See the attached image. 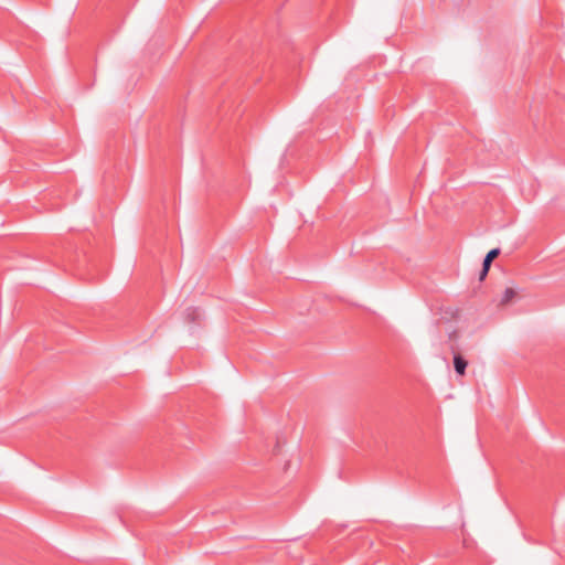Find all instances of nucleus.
<instances>
[{
	"label": "nucleus",
	"instance_id": "f257e3e1",
	"mask_svg": "<svg viewBox=\"0 0 565 565\" xmlns=\"http://www.w3.org/2000/svg\"><path fill=\"white\" fill-rule=\"evenodd\" d=\"M500 255V249L499 248H493L491 250L488 252V254L486 255L484 259H483V263H482V269L479 274V280H483L488 273H489V269H490V266H491V263Z\"/></svg>",
	"mask_w": 565,
	"mask_h": 565
},
{
	"label": "nucleus",
	"instance_id": "f03ea898",
	"mask_svg": "<svg viewBox=\"0 0 565 565\" xmlns=\"http://www.w3.org/2000/svg\"><path fill=\"white\" fill-rule=\"evenodd\" d=\"M467 365H468V362L466 361V359L462 355H460L458 353H456L454 355V367H455V371L457 374L465 375Z\"/></svg>",
	"mask_w": 565,
	"mask_h": 565
},
{
	"label": "nucleus",
	"instance_id": "7ed1b4c3",
	"mask_svg": "<svg viewBox=\"0 0 565 565\" xmlns=\"http://www.w3.org/2000/svg\"><path fill=\"white\" fill-rule=\"evenodd\" d=\"M516 296V292L513 288H507L501 298L500 305H507Z\"/></svg>",
	"mask_w": 565,
	"mask_h": 565
},
{
	"label": "nucleus",
	"instance_id": "20e7f679",
	"mask_svg": "<svg viewBox=\"0 0 565 565\" xmlns=\"http://www.w3.org/2000/svg\"><path fill=\"white\" fill-rule=\"evenodd\" d=\"M185 315L189 321H195L200 317V310L198 308L190 307L185 310Z\"/></svg>",
	"mask_w": 565,
	"mask_h": 565
}]
</instances>
